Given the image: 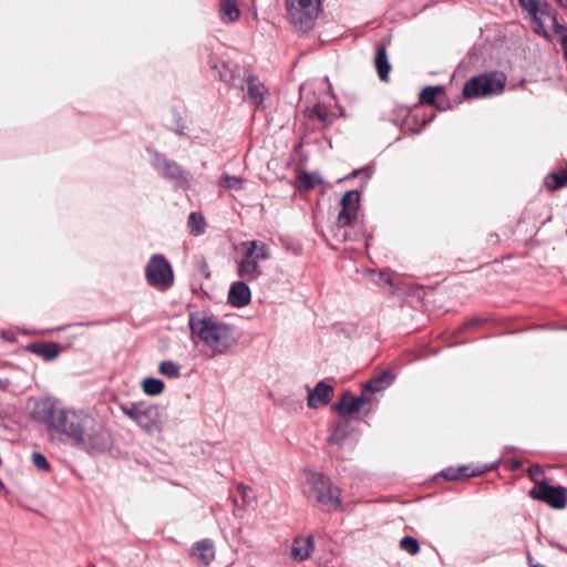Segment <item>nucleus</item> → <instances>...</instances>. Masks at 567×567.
<instances>
[{
    "instance_id": "obj_17",
    "label": "nucleus",
    "mask_w": 567,
    "mask_h": 567,
    "mask_svg": "<svg viewBox=\"0 0 567 567\" xmlns=\"http://www.w3.org/2000/svg\"><path fill=\"white\" fill-rule=\"evenodd\" d=\"M192 555L204 566H208L215 559L214 542L208 538L197 542L193 547Z\"/></svg>"
},
{
    "instance_id": "obj_5",
    "label": "nucleus",
    "mask_w": 567,
    "mask_h": 567,
    "mask_svg": "<svg viewBox=\"0 0 567 567\" xmlns=\"http://www.w3.org/2000/svg\"><path fill=\"white\" fill-rule=\"evenodd\" d=\"M241 257L237 261V275L247 281L257 280L262 275L260 261L270 257L267 244L260 240H249L240 244Z\"/></svg>"
},
{
    "instance_id": "obj_22",
    "label": "nucleus",
    "mask_w": 567,
    "mask_h": 567,
    "mask_svg": "<svg viewBox=\"0 0 567 567\" xmlns=\"http://www.w3.org/2000/svg\"><path fill=\"white\" fill-rule=\"evenodd\" d=\"M497 467L496 464H485L482 466L475 467L472 473H467V467H461L458 470V474H445L446 478L449 480H456L460 476L471 477V476H478L486 472L493 471Z\"/></svg>"
},
{
    "instance_id": "obj_25",
    "label": "nucleus",
    "mask_w": 567,
    "mask_h": 567,
    "mask_svg": "<svg viewBox=\"0 0 567 567\" xmlns=\"http://www.w3.org/2000/svg\"><path fill=\"white\" fill-rule=\"evenodd\" d=\"M188 226L192 234L199 236L205 231V219L200 214L193 212L188 217Z\"/></svg>"
},
{
    "instance_id": "obj_19",
    "label": "nucleus",
    "mask_w": 567,
    "mask_h": 567,
    "mask_svg": "<svg viewBox=\"0 0 567 567\" xmlns=\"http://www.w3.org/2000/svg\"><path fill=\"white\" fill-rule=\"evenodd\" d=\"M220 19L230 23L239 19L240 11L234 0H221L219 4Z\"/></svg>"
},
{
    "instance_id": "obj_14",
    "label": "nucleus",
    "mask_w": 567,
    "mask_h": 567,
    "mask_svg": "<svg viewBox=\"0 0 567 567\" xmlns=\"http://www.w3.org/2000/svg\"><path fill=\"white\" fill-rule=\"evenodd\" d=\"M333 395V388L324 381H320L308 394V406L318 409L330 403Z\"/></svg>"
},
{
    "instance_id": "obj_23",
    "label": "nucleus",
    "mask_w": 567,
    "mask_h": 567,
    "mask_svg": "<svg viewBox=\"0 0 567 567\" xmlns=\"http://www.w3.org/2000/svg\"><path fill=\"white\" fill-rule=\"evenodd\" d=\"M31 349L34 353L42 355L45 360H52L59 354V349L53 343H35Z\"/></svg>"
},
{
    "instance_id": "obj_30",
    "label": "nucleus",
    "mask_w": 567,
    "mask_h": 567,
    "mask_svg": "<svg viewBox=\"0 0 567 567\" xmlns=\"http://www.w3.org/2000/svg\"><path fill=\"white\" fill-rule=\"evenodd\" d=\"M31 458H32L33 465L39 471L48 472L50 470V464L43 454L35 452L32 454Z\"/></svg>"
},
{
    "instance_id": "obj_34",
    "label": "nucleus",
    "mask_w": 567,
    "mask_h": 567,
    "mask_svg": "<svg viewBox=\"0 0 567 567\" xmlns=\"http://www.w3.org/2000/svg\"><path fill=\"white\" fill-rule=\"evenodd\" d=\"M528 563H529V566L530 567H544L543 565H539V564H534L533 563V559H532V556L528 554Z\"/></svg>"
},
{
    "instance_id": "obj_4",
    "label": "nucleus",
    "mask_w": 567,
    "mask_h": 567,
    "mask_svg": "<svg viewBox=\"0 0 567 567\" xmlns=\"http://www.w3.org/2000/svg\"><path fill=\"white\" fill-rule=\"evenodd\" d=\"M303 493L309 501L328 511H336L341 504L339 487L318 472H305Z\"/></svg>"
},
{
    "instance_id": "obj_7",
    "label": "nucleus",
    "mask_w": 567,
    "mask_h": 567,
    "mask_svg": "<svg viewBox=\"0 0 567 567\" xmlns=\"http://www.w3.org/2000/svg\"><path fill=\"white\" fill-rule=\"evenodd\" d=\"M219 79L241 90L245 89L244 83H246L248 97L256 106L262 105L268 94V90L257 78L249 75L246 79H241L240 69L231 63L223 65V70L219 71Z\"/></svg>"
},
{
    "instance_id": "obj_31",
    "label": "nucleus",
    "mask_w": 567,
    "mask_h": 567,
    "mask_svg": "<svg viewBox=\"0 0 567 567\" xmlns=\"http://www.w3.org/2000/svg\"><path fill=\"white\" fill-rule=\"evenodd\" d=\"M164 174L172 178V179H175V181H178L182 178L183 176V172L179 166H177L176 164H173V163H165V166H164Z\"/></svg>"
},
{
    "instance_id": "obj_21",
    "label": "nucleus",
    "mask_w": 567,
    "mask_h": 567,
    "mask_svg": "<svg viewBox=\"0 0 567 567\" xmlns=\"http://www.w3.org/2000/svg\"><path fill=\"white\" fill-rule=\"evenodd\" d=\"M392 380H393V377L390 373L383 372V373L377 375L375 378H373L372 380H370L364 385V390L371 391V392H380V391L384 390L386 386H389L391 384Z\"/></svg>"
},
{
    "instance_id": "obj_13",
    "label": "nucleus",
    "mask_w": 567,
    "mask_h": 567,
    "mask_svg": "<svg viewBox=\"0 0 567 567\" xmlns=\"http://www.w3.org/2000/svg\"><path fill=\"white\" fill-rule=\"evenodd\" d=\"M367 402L364 396L355 398L350 392H344L341 399L333 404L332 410L341 416H346L359 412Z\"/></svg>"
},
{
    "instance_id": "obj_37",
    "label": "nucleus",
    "mask_w": 567,
    "mask_h": 567,
    "mask_svg": "<svg viewBox=\"0 0 567 567\" xmlns=\"http://www.w3.org/2000/svg\"><path fill=\"white\" fill-rule=\"evenodd\" d=\"M307 186H308V187H312V186H313V183H307Z\"/></svg>"
},
{
    "instance_id": "obj_29",
    "label": "nucleus",
    "mask_w": 567,
    "mask_h": 567,
    "mask_svg": "<svg viewBox=\"0 0 567 567\" xmlns=\"http://www.w3.org/2000/svg\"><path fill=\"white\" fill-rule=\"evenodd\" d=\"M400 548L411 555H416L420 551L419 542L410 536H405L400 540Z\"/></svg>"
},
{
    "instance_id": "obj_3",
    "label": "nucleus",
    "mask_w": 567,
    "mask_h": 567,
    "mask_svg": "<svg viewBox=\"0 0 567 567\" xmlns=\"http://www.w3.org/2000/svg\"><path fill=\"white\" fill-rule=\"evenodd\" d=\"M189 327L192 332L210 348L213 354H223L235 343L230 328L212 318L192 316Z\"/></svg>"
},
{
    "instance_id": "obj_9",
    "label": "nucleus",
    "mask_w": 567,
    "mask_h": 567,
    "mask_svg": "<svg viewBox=\"0 0 567 567\" xmlns=\"http://www.w3.org/2000/svg\"><path fill=\"white\" fill-rule=\"evenodd\" d=\"M505 76L497 73L475 76L465 83L463 94L470 99L499 94L505 89Z\"/></svg>"
},
{
    "instance_id": "obj_27",
    "label": "nucleus",
    "mask_w": 567,
    "mask_h": 567,
    "mask_svg": "<svg viewBox=\"0 0 567 567\" xmlns=\"http://www.w3.org/2000/svg\"><path fill=\"white\" fill-rule=\"evenodd\" d=\"M219 185L228 189L240 190L244 187V179L237 176L224 175Z\"/></svg>"
},
{
    "instance_id": "obj_32",
    "label": "nucleus",
    "mask_w": 567,
    "mask_h": 567,
    "mask_svg": "<svg viewBox=\"0 0 567 567\" xmlns=\"http://www.w3.org/2000/svg\"><path fill=\"white\" fill-rule=\"evenodd\" d=\"M544 474V471L542 468V466L539 465H532L529 467V475H530V478L536 483H539L538 482V477L542 476Z\"/></svg>"
},
{
    "instance_id": "obj_20",
    "label": "nucleus",
    "mask_w": 567,
    "mask_h": 567,
    "mask_svg": "<svg viewBox=\"0 0 567 567\" xmlns=\"http://www.w3.org/2000/svg\"><path fill=\"white\" fill-rule=\"evenodd\" d=\"M545 185L550 190H557L567 185V166L558 172L550 173L545 178Z\"/></svg>"
},
{
    "instance_id": "obj_24",
    "label": "nucleus",
    "mask_w": 567,
    "mask_h": 567,
    "mask_svg": "<svg viewBox=\"0 0 567 567\" xmlns=\"http://www.w3.org/2000/svg\"><path fill=\"white\" fill-rule=\"evenodd\" d=\"M142 389L148 395H158L164 390V383L159 379L146 378L142 382Z\"/></svg>"
},
{
    "instance_id": "obj_26",
    "label": "nucleus",
    "mask_w": 567,
    "mask_h": 567,
    "mask_svg": "<svg viewBox=\"0 0 567 567\" xmlns=\"http://www.w3.org/2000/svg\"><path fill=\"white\" fill-rule=\"evenodd\" d=\"M442 93H443V89L441 86H427L422 90V92L420 94V100H421V102H423L425 104L432 105V104H434L437 95L442 94Z\"/></svg>"
},
{
    "instance_id": "obj_18",
    "label": "nucleus",
    "mask_w": 567,
    "mask_h": 567,
    "mask_svg": "<svg viewBox=\"0 0 567 567\" xmlns=\"http://www.w3.org/2000/svg\"><path fill=\"white\" fill-rule=\"evenodd\" d=\"M374 65L378 71V75L381 81L388 82L389 81V74L391 71V65L389 63L386 50L384 47H380L377 51L375 58H374Z\"/></svg>"
},
{
    "instance_id": "obj_16",
    "label": "nucleus",
    "mask_w": 567,
    "mask_h": 567,
    "mask_svg": "<svg viewBox=\"0 0 567 567\" xmlns=\"http://www.w3.org/2000/svg\"><path fill=\"white\" fill-rule=\"evenodd\" d=\"M315 549L313 538L296 537L291 544L290 557L296 561H303L308 559Z\"/></svg>"
},
{
    "instance_id": "obj_1",
    "label": "nucleus",
    "mask_w": 567,
    "mask_h": 567,
    "mask_svg": "<svg viewBox=\"0 0 567 567\" xmlns=\"http://www.w3.org/2000/svg\"><path fill=\"white\" fill-rule=\"evenodd\" d=\"M31 416L47 429L68 436L87 452H103L111 445L107 430L94 416L83 411L58 409L52 399L37 400Z\"/></svg>"
},
{
    "instance_id": "obj_35",
    "label": "nucleus",
    "mask_w": 567,
    "mask_h": 567,
    "mask_svg": "<svg viewBox=\"0 0 567 567\" xmlns=\"http://www.w3.org/2000/svg\"><path fill=\"white\" fill-rule=\"evenodd\" d=\"M559 6L567 8V0H556Z\"/></svg>"
},
{
    "instance_id": "obj_15",
    "label": "nucleus",
    "mask_w": 567,
    "mask_h": 567,
    "mask_svg": "<svg viewBox=\"0 0 567 567\" xmlns=\"http://www.w3.org/2000/svg\"><path fill=\"white\" fill-rule=\"evenodd\" d=\"M227 299L234 307H246L251 300L250 288L245 281H235L229 288Z\"/></svg>"
},
{
    "instance_id": "obj_10",
    "label": "nucleus",
    "mask_w": 567,
    "mask_h": 567,
    "mask_svg": "<svg viewBox=\"0 0 567 567\" xmlns=\"http://www.w3.org/2000/svg\"><path fill=\"white\" fill-rule=\"evenodd\" d=\"M147 284L158 290H167L174 282L171 264L163 255H154L145 267Z\"/></svg>"
},
{
    "instance_id": "obj_2",
    "label": "nucleus",
    "mask_w": 567,
    "mask_h": 567,
    "mask_svg": "<svg viewBox=\"0 0 567 567\" xmlns=\"http://www.w3.org/2000/svg\"><path fill=\"white\" fill-rule=\"evenodd\" d=\"M523 9L532 19L533 30L546 39H550L553 34H559L561 45L565 49V58L567 60V28L560 24L556 13L546 0H519Z\"/></svg>"
},
{
    "instance_id": "obj_11",
    "label": "nucleus",
    "mask_w": 567,
    "mask_h": 567,
    "mask_svg": "<svg viewBox=\"0 0 567 567\" xmlns=\"http://www.w3.org/2000/svg\"><path fill=\"white\" fill-rule=\"evenodd\" d=\"M530 496L557 509L564 508L567 503V496L561 486H553L544 481L535 484L530 489Z\"/></svg>"
},
{
    "instance_id": "obj_28",
    "label": "nucleus",
    "mask_w": 567,
    "mask_h": 567,
    "mask_svg": "<svg viewBox=\"0 0 567 567\" xmlns=\"http://www.w3.org/2000/svg\"><path fill=\"white\" fill-rule=\"evenodd\" d=\"M159 373L168 378H178L179 377V367L173 361H163L158 367Z\"/></svg>"
},
{
    "instance_id": "obj_12",
    "label": "nucleus",
    "mask_w": 567,
    "mask_h": 567,
    "mask_svg": "<svg viewBox=\"0 0 567 567\" xmlns=\"http://www.w3.org/2000/svg\"><path fill=\"white\" fill-rule=\"evenodd\" d=\"M341 210L337 218L338 227H346L355 218L360 205V194L357 190L346 192L341 198Z\"/></svg>"
},
{
    "instance_id": "obj_36",
    "label": "nucleus",
    "mask_w": 567,
    "mask_h": 567,
    "mask_svg": "<svg viewBox=\"0 0 567 567\" xmlns=\"http://www.w3.org/2000/svg\"><path fill=\"white\" fill-rule=\"evenodd\" d=\"M330 442H333V441H337V434H333L330 439H329Z\"/></svg>"
},
{
    "instance_id": "obj_33",
    "label": "nucleus",
    "mask_w": 567,
    "mask_h": 567,
    "mask_svg": "<svg viewBox=\"0 0 567 567\" xmlns=\"http://www.w3.org/2000/svg\"><path fill=\"white\" fill-rule=\"evenodd\" d=\"M238 491L240 492L245 502H247L252 496V489L244 484L238 485Z\"/></svg>"
},
{
    "instance_id": "obj_6",
    "label": "nucleus",
    "mask_w": 567,
    "mask_h": 567,
    "mask_svg": "<svg viewBox=\"0 0 567 567\" xmlns=\"http://www.w3.org/2000/svg\"><path fill=\"white\" fill-rule=\"evenodd\" d=\"M287 18L295 30H311L321 12L322 0H285Z\"/></svg>"
},
{
    "instance_id": "obj_8",
    "label": "nucleus",
    "mask_w": 567,
    "mask_h": 567,
    "mask_svg": "<svg viewBox=\"0 0 567 567\" xmlns=\"http://www.w3.org/2000/svg\"><path fill=\"white\" fill-rule=\"evenodd\" d=\"M121 411L148 433L162 430V413L155 405L133 403L131 405H122Z\"/></svg>"
}]
</instances>
